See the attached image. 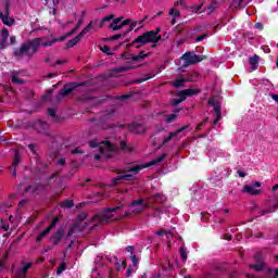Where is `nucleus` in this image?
<instances>
[{
    "label": "nucleus",
    "instance_id": "64",
    "mask_svg": "<svg viewBox=\"0 0 278 278\" xmlns=\"http://www.w3.org/2000/svg\"><path fill=\"white\" fill-rule=\"evenodd\" d=\"M270 278H278V269L274 270V276H271Z\"/></svg>",
    "mask_w": 278,
    "mask_h": 278
},
{
    "label": "nucleus",
    "instance_id": "57",
    "mask_svg": "<svg viewBox=\"0 0 278 278\" xmlns=\"http://www.w3.org/2000/svg\"><path fill=\"white\" fill-rule=\"evenodd\" d=\"M179 103H181V100L179 98L172 100V105H174V106L179 105Z\"/></svg>",
    "mask_w": 278,
    "mask_h": 278
},
{
    "label": "nucleus",
    "instance_id": "23",
    "mask_svg": "<svg viewBox=\"0 0 278 278\" xmlns=\"http://www.w3.org/2000/svg\"><path fill=\"white\" fill-rule=\"evenodd\" d=\"M131 177H134L131 174H127V175H119L115 178L112 179V182L114 185L118 184V181L124 180V181H131Z\"/></svg>",
    "mask_w": 278,
    "mask_h": 278
},
{
    "label": "nucleus",
    "instance_id": "33",
    "mask_svg": "<svg viewBox=\"0 0 278 278\" xmlns=\"http://www.w3.org/2000/svg\"><path fill=\"white\" fill-rule=\"evenodd\" d=\"M18 164H21V156L18 155V152H16L12 164L13 168H16Z\"/></svg>",
    "mask_w": 278,
    "mask_h": 278
},
{
    "label": "nucleus",
    "instance_id": "63",
    "mask_svg": "<svg viewBox=\"0 0 278 278\" xmlns=\"http://www.w3.org/2000/svg\"><path fill=\"white\" fill-rule=\"evenodd\" d=\"M270 97L274 101H276V103H278V94L271 93Z\"/></svg>",
    "mask_w": 278,
    "mask_h": 278
},
{
    "label": "nucleus",
    "instance_id": "50",
    "mask_svg": "<svg viewBox=\"0 0 278 278\" xmlns=\"http://www.w3.org/2000/svg\"><path fill=\"white\" fill-rule=\"evenodd\" d=\"M207 34H204V35H201V36H198L195 38V42H202V40H205V38H207Z\"/></svg>",
    "mask_w": 278,
    "mask_h": 278
},
{
    "label": "nucleus",
    "instance_id": "48",
    "mask_svg": "<svg viewBox=\"0 0 278 278\" xmlns=\"http://www.w3.org/2000/svg\"><path fill=\"white\" fill-rule=\"evenodd\" d=\"M114 116V111H105L103 114L104 118H112Z\"/></svg>",
    "mask_w": 278,
    "mask_h": 278
},
{
    "label": "nucleus",
    "instance_id": "39",
    "mask_svg": "<svg viewBox=\"0 0 278 278\" xmlns=\"http://www.w3.org/2000/svg\"><path fill=\"white\" fill-rule=\"evenodd\" d=\"M177 97H179L180 102L182 103V101H186V99H188L187 93H185V90H181L177 93Z\"/></svg>",
    "mask_w": 278,
    "mask_h": 278
},
{
    "label": "nucleus",
    "instance_id": "10",
    "mask_svg": "<svg viewBox=\"0 0 278 278\" xmlns=\"http://www.w3.org/2000/svg\"><path fill=\"white\" fill-rule=\"evenodd\" d=\"M262 184L260 181H256L254 185H245L242 189V192L257 197V194H261L262 191L256 188H260Z\"/></svg>",
    "mask_w": 278,
    "mask_h": 278
},
{
    "label": "nucleus",
    "instance_id": "52",
    "mask_svg": "<svg viewBox=\"0 0 278 278\" xmlns=\"http://www.w3.org/2000/svg\"><path fill=\"white\" fill-rule=\"evenodd\" d=\"M214 10H216V4L213 3L207 7L208 14H212V12H214Z\"/></svg>",
    "mask_w": 278,
    "mask_h": 278
},
{
    "label": "nucleus",
    "instance_id": "42",
    "mask_svg": "<svg viewBox=\"0 0 278 278\" xmlns=\"http://www.w3.org/2000/svg\"><path fill=\"white\" fill-rule=\"evenodd\" d=\"M110 28L113 29V31H118V29H123V25H117L116 23H111Z\"/></svg>",
    "mask_w": 278,
    "mask_h": 278
},
{
    "label": "nucleus",
    "instance_id": "51",
    "mask_svg": "<svg viewBox=\"0 0 278 278\" xmlns=\"http://www.w3.org/2000/svg\"><path fill=\"white\" fill-rule=\"evenodd\" d=\"M123 36H125V35L117 34V35H114V36L110 37L109 40H111V41L118 40V38H123Z\"/></svg>",
    "mask_w": 278,
    "mask_h": 278
},
{
    "label": "nucleus",
    "instance_id": "29",
    "mask_svg": "<svg viewBox=\"0 0 278 278\" xmlns=\"http://www.w3.org/2000/svg\"><path fill=\"white\" fill-rule=\"evenodd\" d=\"M260 62V56L257 54H254L250 58V64L253 66V71L257 68V64Z\"/></svg>",
    "mask_w": 278,
    "mask_h": 278
},
{
    "label": "nucleus",
    "instance_id": "2",
    "mask_svg": "<svg viewBox=\"0 0 278 278\" xmlns=\"http://www.w3.org/2000/svg\"><path fill=\"white\" fill-rule=\"evenodd\" d=\"M162 40V35H160V28L156 30L146 31L142 35L138 36L132 45H136V49H140V47H144V45H149V42L157 43Z\"/></svg>",
    "mask_w": 278,
    "mask_h": 278
},
{
    "label": "nucleus",
    "instance_id": "27",
    "mask_svg": "<svg viewBox=\"0 0 278 278\" xmlns=\"http://www.w3.org/2000/svg\"><path fill=\"white\" fill-rule=\"evenodd\" d=\"M81 38H84V35H81V33H79L76 37H74L73 39H71L67 42L68 47H75V45H77V42H79V40H81Z\"/></svg>",
    "mask_w": 278,
    "mask_h": 278
},
{
    "label": "nucleus",
    "instance_id": "28",
    "mask_svg": "<svg viewBox=\"0 0 278 278\" xmlns=\"http://www.w3.org/2000/svg\"><path fill=\"white\" fill-rule=\"evenodd\" d=\"M250 268H252L253 270H256V273H262V270L266 268V265L264 263H257V264L250 265Z\"/></svg>",
    "mask_w": 278,
    "mask_h": 278
},
{
    "label": "nucleus",
    "instance_id": "7",
    "mask_svg": "<svg viewBox=\"0 0 278 278\" xmlns=\"http://www.w3.org/2000/svg\"><path fill=\"white\" fill-rule=\"evenodd\" d=\"M0 49H7V47H10V45H16V37L11 36L10 37V30L8 28H2L0 31ZM8 38H10V42L8 43Z\"/></svg>",
    "mask_w": 278,
    "mask_h": 278
},
{
    "label": "nucleus",
    "instance_id": "18",
    "mask_svg": "<svg viewBox=\"0 0 278 278\" xmlns=\"http://www.w3.org/2000/svg\"><path fill=\"white\" fill-rule=\"evenodd\" d=\"M0 18L2 20L3 25H7L8 27H12V25H14V18L9 16L8 10L5 14L0 11Z\"/></svg>",
    "mask_w": 278,
    "mask_h": 278
},
{
    "label": "nucleus",
    "instance_id": "1",
    "mask_svg": "<svg viewBox=\"0 0 278 278\" xmlns=\"http://www.w3.org/2000/svg\"><path fill=\"white\" fill-rule=\"evenodd\" d=\"M43 40L45 38H35L23 43L13 52L14 58H17L18 60L28 58V60H31L40 47H51V45H53V41L43 42Z\"/></svg>",
    "mask_w": 278,
    "mask_h": 278
},
{
    "label": "nucleus",
    "instance_id": "59",
    "mask_svg": "<svg viewBox=\"0 0 278 278\" xmlns=\"http://www.w3.org/2000/svg\"><path fill=\"white\" fill-rule=\"evenodd\" d=\"M56 64H66V61L58 60L55 63L50 64V66H55Z\"/></svg>",
    "mask_w": 278,
    "mask_h": 278
},
{
    "label": "nucleus",
    "instance_id": "11",
    "mask_svg": "<svg viewBox=\"0 0 278 278\" xmlns=\"http://www.w3.org/2000/svg\"><path fill=\"white\" fill-rule=\"evenodd\" d=\"M56 225H58V217L53 218L50 226L47 229H45L42 232L39 233V236L36 238V242H40L42 240V238H47V236H49V233H51V229H54Z\"/></svg>",
    "mask_w": 278,
    "mask_h": 278
},
{
    "label": "nucleus",
    "instance_id": "62",
    "mask_svg": "<svg viewBox=\"0 0 278 278\" xmlns=\"http://www.w3.org/2000/svg\"><path fill=\"white\" fill-rule=\"evenodd\" d=\"M165 233H166V230H157L155 232L156 236H165Z\"/></svg>",
    "mask_w": 278,
    "mask_h": 278
},
{
    "label": "nucleus",
    "instance_id": "21",
    "mask_svg": "<svg viewBox=\"0 0 278 278\" xmlns=\"http://www.w3.org/2000/svg\"><path fill=\"white\" fill-rule=\"evenodd\" d=\"M49 127V125L46 122H42L40 119L35 122V129L42 134V131H46V129Z\"/></svg>",
    "mask_w": 278,
    "mask_h": 278
},
{
    "label": "nucleus",
    "instance_id": "20",
    "mask_svg": "<svg viewBox=\"0 0 278 278\" xmlns=\"http://www.w3.org/2000/svg\"><path fill=\"white\" fill-rule=\"evenodd\" d=\"M29 268H31V263L24 264V266L17 270V277L25 278Z\"/></svg>",
    "mask_w": 278,
    "mask_h": 278
},
{
    "label": "nucleus",
    "instance_id": "8",
    "mask_svg": "<svg viewBox=\"0 0 278 278\" xmlns=\"http://www.w3.org/2000/svg\"><path fill=\"white\" fill-rule=\"evenodd\" d=\"M182 60L185 62V66H192L193 64H199L203 59L192 52H187L182 55Z\"/></svg>",
    "mask_w": 278,
    "mask_h": 278
},
{
    "label": "nucleus",
    "instance_id": "30",
    "mask_svg": "<svg viewBox=\"0 0 278 278\" xmlns=\"http://www.w3.org/2000/svg\"><path fill=\"white\" fill-rule=\"evenodd\" d=\"M180 257L184 263L188 262V249L184 245L180 248Z\"/></svg>",
    "mask_w": 278,
    "mask_h": 278
},
{
    "label": "nucleus",
    "instance_id": "24",
    "mask_svg": "<svg viewBox=\"0 0 278 278\" xmlns=\"http://www.w3.org/2000/svg\"><path fill=\"white\" fill-rule=\"evenodd\" d=\"M179 112H181V109H176L173 114L167 115L165 123H173V121H177Z\"/></svg>",
    "mask_w": 278,
    "mask_h": 278
},
{
    "label": "nucleus",
    "instance_id": "61",
    "mask_svg": "<svg viewBox=\"0 0 278 278\" xmlns=\"http://www.w3.org/2000/svg\"><path fill=\"white\" fill-rule=\"evenodd\" d=\"M165 236L166 238H173L174 235H173V231L166 230Z\"/></svg>",
    "mask_w": 278,
    "mask_h": 278
},
{
    "label": "nucleus",
    "instance_id": "14",
    "mask_svg": "<svg viewBox=\"0 0 278 278\" xmlns=\"http://www.w3.org/2000/svg\"><path fill=\"white\" fill-rule=\"evenodd\" d=\"M64 238V231L62 229H58L54 235H52L50 242L54 245L58 247L60 244V241Z\"/></svg>",
    "mask_w": 278,
    "mask_h": 278
},
{
    "label": "nucleus",
    "instance_id": "38",
    "mask_svg": "<svg viewBox=\"0 0 278 278\" xmlns=\"http://www.w3.org/2000/svg\"><path fill=\"white\" fill-rule=\"evenodd\" d=\"M66 270V263H61V265L56 269V275H62Z\"/></svg>",
    "mask_w": 278,
    "mask_h": 278
},
{
    "label": "nucleus",
    "instance_id": "4",
    "mask_svg": "<svg viewBox=\"0 0 278 278\" xmlns=\"http://www.w3.org/2000/svg\"><path fill=\"white\" fill-rule=\"evenodd\" d=\"M123 205L115 206L103 211L102 213L94 215L91 220L92 223H98V225H105L110 223L112 218H114V212H118V210H123Z\"/></svg>",
    "mask_w": 278,
    "mask_h": 278
},
{
    "label": "nucleus",
    "instance_id": "3",
    "mask_svg": "<svg viewBox=\"0 0 278 278\" xmlns=\"http://www.w3.org/2000/svg\"><path fill=\"white\" fill-rule=\"evenodd\" d=\"M89 147L94 149L99 147L100 154L94 155V160L99 161L101 157H112V152L116 151L117 147L112 144L110 141H102L99 143L97 140H92L89 142Z\"/></svg>",
    "mask_w": 278,
    "mask_h": 278
},
{
    "label": "nucleus",
    "instance_id": "17",
    "mask_svg": "<svg viewBox=\"0 0 278 278\" xmlns=\"http://www.w3.org/2000/svg\"><path fill=\"white\" fill-rule=\"evenodd\" d=\"M186 81H197L194 78L189 77V78H177L172 83V86H174V88H184V86H186Z\"/></svg>",
    "mask_w": 278,
    "mask_h": 278
},
{
    "label": "nucleus",
    "instance_id": "54",
    "mask_svg": "<svg viewBox=\"0 0 278 278\" xmlns=\"http://www.w3.org/2000/svg\"><path fill=\"white\" fill-rule=\"evenodd\" d=\"M49 116H52V118H55V109H48Z\"/></svg>",
    "mask_w": 278,
    "mask_h": 278
},
{
    "label": "nucleus",
    "instance_id": "19",
    "mask_svg": "<svg viewBox=\"0 0 278 278\" xmlns=\"http://www.w3.org/2000/svg\"><path fill=\"white\" fill-rule=\"evenodd\" d=\"M213 116L215 117L213 124L217 125L218 121H220L223 118V113L220 112V104L215 105Z\"/></svg>",
    "mask_w": 278,
    "mask_h": 278
},
{
    "label": "nucleus",
    "instance_id": "36",
    "mask_svg": "<svg viewBox=\"0 0 278 278\" xmlns=\"http://www.w3.org/2000/svg\"><path fill=\"white\" fill-rule=\"evenodd\" d=\"M114 18V14H111L109 16H105L102 18L101 23H100V27H103V25L110 21H112Z\"/></svg>",
    "mask_w": 278,
    "mask_h": 278
},
{
    "label": "nucleus",
    "instance_id": "32",
    "mask_svg": "<svg viewBox=\"0 0 278 278\" xmlns=\"http://www.w3.org/2000/svg\"><path fill=\"white\" fill-rule=\"evenodd\" d=\"M119 147H121V149H122L123 151H129L130 153H131V151H134V147L127 146V143H126L125 141H122V142L119 143Z\"/></svg>",
    "mask_w": 278,
    "mask_h": 278
},
{
    "label": "nucleus",
    "instance_id": "22",
    "mask_svg": "<svg viewBox=\"0 0 278 278\" xmlns=\"http://www.w3.org/2000/svg\"><path fill=\"white\" fill-rule=\"evenodd\" d=\"M149 55H151V52L140 51L139 54L134 55L131 60L132 62H142V60H144V58H149Z\"/></svg>",
    "mask_w": 278,
    "mask_h": 278
},
{
    "label": "nucleus",
    "instance_id": "58",
    "mask_svg": "<svg viewBox=\"0 0 278 278\" xmlns=\"http://www.w3.org/2000/svg\"><path fill=\"white\" fill-rule=\"evenodd\" d=\"M127 253H130V255H134V245L126 247Z\"/></svg>",
    "mask_w": 278,
    "mask_h": 278
},
{
    "label": "nucleus",
    "instance_id": "37",
    "mask_svg": "<svg viewBox=\"0 0 278 278\" xmlns=\"http://www.w3.org/2000/svg\"><path fill=\"white\" fill-rule=\"evenodd\" d=\"M130 260H131V262H132V266H134L135 268H138V262L140 261V260L138 258V256H136L135 254H130Z\"/></svg>",
    "mask_w": 278,
    "mask_h": 278
},
{
    "label": "nucleus",
    "instance_id": "46",
    "mask_svg": "<svg viewBox=\"0 0 278 278\" xmlns=\"http://www.w3.org/2000/svg\"><path fill=\"white\" fill-rule=\"evenodd\" d=\"M121 268H127V263L125 261L116 263V269L121 270Z\"/></svg>",
    "mask_w": 278,
    "mask_h": 278
},
{
    "label": "nucleus",
    "instance_id": "34",
    "mask_svg": "<svg viewBox=\"0 0 278 278\" xmlns=\"http://www.w3.org/2000/svg\"><path fill=\"white\" fill-rule=\"evenodd\" d=\"M254 260L257 264H264V256L260 252L254 255Z\"/></svg>",
    "mask_w": 278,
    "mask_h": 278
},
{
    "label": "nucleus",
    "instance_id": "41",
    "mask_svg": "<svg viewBox=\"0 0 278 278\" xmlns=\"http://www.w3.org/2000/svg\"><path fill=\"white\" fill-rule=\"evenodd\" d=\"M103 53H106V55H112V48L109 46H104L100 48Z\"/></svg>",
    "mask_w": 278,
    "mask_h": 278
},
{
    "label": "nucleus",
    "instance_id": "43",
    "mask_svg": "<svg viewBox=\"0 0 278 278\" xmlns=\"http://www.w3.org/2000/svg\"><path fill=\"white\" fill-rule=\"evenodd\" d=\"M81 27V21L78 22V25L72 29L70 33L66 34V36H73V34H77V30Z\"/></svg>",
    "mask_w": 278,
    "mask_h": 278
},
{
    "label": "nucleus",
    "instance_id": "26",
    "mask_svg": "<svg viewBox=\"0 0 278 278\" xmlns=\"http://www.w3.org/2000/svg\"><path fill=\"white\" fill-rule=\"evenodd\" d=\"M201 92V89L197 88H189L185 89V93H187V97H197Z\"/></svg>",
    "mask_w": 278,
    "mask_h": 278
},
{
    "label": "nucleus",
    "instance_id": "5",
    "mask_svg": "<svg viewBox=\"0 0 278 278\" xmlns=\"http://www.w3.org/2000/svg\"><path fill=\"white\" fill-rule=\"evenodd\" d=\"M131 211H126L122 217L130 216L131 214H140L144 210H149V204L144 203L143 199L135 200L129 203Z\"/></svg>",
    "mask_w": 278,
    "mask_h": 278
},
{
    "label": "nucleus",
    "instance_id": "45",
    "mask_svg": "<svg viewBox=\"0 0 278 278\" xmlns=\"http://www.w3.org/2000/svg\"><path fill=\"white\" fill-rule=\"evenodd\" d=\"M73 205H74L73 200H67V201L63 202L62 207L71 208V207H73Z\"/></svg>",
    "mask_w": 278,
    "mask_h": 278
},
{
    "label": "nucleus",
    "instance_id": "44",
    "mask_svg": "<svg viewBox=\"0 0 278 278\" xmlns=\"http://www.w3.org/2000/svg\"><path fill=\"white\" fill-rule=\"evenodd\" d=\"M12 81H13V84H18V85L25 84V80L18 78V76H16V75L12 76Z\"/></svg>",
    "mask_w": 278,
    "mask_h": 278
},
{
    "label": "nucleus",
    "instance_id": "15",
    "mask_svg": "<svg viewBox=\"0 0 278 278\" xmlns=\"http://www.w3.org/2000/svg\"><path fill=\"white\" fill-rule=\"evenodd\" d=\"M148 201H153V203H166L168 199L164 193H154L150 198H148Z\"/></svg>",
    "mask_w": 278,
    "mask_h": 278
},
{
    "label": "nucleus",
    "instance_id": "40",
    "mask_svg": "<svg viewBox=\"0 0 278 278\" xmlns=\"http://www.w3.org/2000/svg\"><path fill=\"white\" fill-rule=\"evenodd\" d=\"M28 149L31 151L33 155H35V160H40V156H38V153H36V148L34 144H29Z\"/></svg>",
    "mask_w": 278,
    "mask_h": 278
},
{
    "label": "nucleus",
    "instance_id": "47",
    "mask_svg": "<svg viewBox=\"0 0 278 278\" xmlns=\"http://www.w3.org/2000/svg\"><path fill=\"white\" fill-rule=\"evenodd\" d=\"M208 105H212L214 110H216V105H220V103L216 102L213 98L208 99Z\"/></svg>",
    "mask_w": 278,
    "mask_h": 278
},
{
    "label": "nucleus",
    "instance_id": "12",
    "mask_svg": "<svg viewBox=\"0 0 278 278\" xmlns=\"http://www.w3.org/2000/svg\"><path fill=\"white\" fill-rule=\"evenodd\" d=\"M278 210V200H269L268 201V207L266 210L260 211L261 216H264L265 214H273V212H277Z\"/></svg>",
    "mask_w": 278,
    "mask_h": 278
},
{
    "label": "nucleus",
    "instance_id": "13",
    "mask_svg": "<svg viewBox=\"0 0 278 278\" xmlns=\"http://www.w3.org/2000/svg\"><path fill=\"white\" fill-rule=\"evenodd\" d=\"M190 126L186 125L185 127H181L179 129H177L174 132H169V135L167 137L164 138L163 143L162 144H168V142L170 140H173V138H175V136H179V134H181V131H186V129H188Z\"/></svg>",
    "mask_w": 278,
    "mask_h": 278
},
{
    "label": "nucleus",
    "instance_id": "6",
    "mask_svg": "<svg viewBox=\"0 0 278 278\" xmlns=\"http://www.w3.org/2000/svg\"><path fill=\"white\" fill-rule=\"evenodd\" d=\"M164 160H166V154H162L147 164L129 167L128 172L138 174L140 173V170H143V168H149V166H155V164H160V162H164Z\"/></svg>",
    "mask_w": 278,
    "mask_h": 278
},
{
    "label": "nucleus",
    "instance_id": "25",
    "mask_svg": "<svg viewBox=\"0 0 278 278\" xmlns=\"http://www.w3.org/2000/svg\"><path fill=\"white\" fill-rule=\"evenodd\" d=\"M147 18H149V15H146L144 18L139 22L130 21V29L127 30L126 34H129V31H134L135 27H137L138 25H142L144 23V21H147Z\"/></svg>",
    "mask_w": 278,
    "mask_h": 278
},
{
    "label": "nucleus",
    "instance_id": "56",
    "mask_svg": "<svg viewBox=\"0 0 278 278\" xmlns=\"http://www.w3.org/2000/svg\"><path fill=\"white\" fill-rule=\"evenodd\" d=\"M79 220H86L88 218V213H81L79 216H78Z\"/></svg>",
    "mask_w": 278,
    "mask_h": 278
},
{
    "label": "nucleus",
    "instance_id": "35",
    "mask_svg": "<svg viewBox=\"0 0 278 278\" xmlns=\"http://www.w3.org/2000/svg\"><path fill=\"white\" fill-rule=\"evenodd\" d=\"M92 22H90L84 29L80 31V36H86L87 31H90V29H93Z\"/></svg>",
    "mask_w": 278,
    "mask_h": 278
},
{
    "label": "nucleus",
    "instance_id": "60",
    "mask_svg": "<svg viewBox=\"0 0 278 278\" xmlns=\"http://www.w3.org/2000/svg\"><path fill=\"white\" fill-rule=\"evenodd\" d=\"M72 153L75 155L77 153H84V151L79 148H76V149L72 150Z\"/></svg>",
    "mask_w": 278,
    "mask_h": 278
},
{
    "label": "nucleus",
    "instance_id": "49",
    "mask_svg": "<svg viewBox=\"0 0 278 278\" xmlns=\"http://www.w3.org/2000/svg\"><path fill=\"white\" fill-rule=\"evenodd\" d=\"M173 14L175 15V17L181 16V13L179 11H175V9H170L169 15L173 16Z\"/></svg>",
    "mask_w": 278,
    "mask_h": 278
},
{
    "label": "nucleus",
    "instance_id": "16",
    "mask_svg": "<svg viewBox=\"0 0 278 278\" xmlns=\"http://www.w3.org/2000/svg\"><path fill=\"white\" fill-rule=\"evenodd\" d=\"M128 129L132 134H144L147 131V128L142 124H131L128 126Z\"/></svg>",
    "mask_w": 278,
    "mask_h": 278
},
{
    "label": "nucleus",
    "instance_id": "31",
    "mask_svg": "<svg viewBox=\"0 0 278 278\" xmlns=\"http://www.w3.org/2000/svg\"><path fill=\"white\" fill-rule=\"evenodd\" d=\"M127 71H134V66L127 64V65H122L116 68V73H125Z\"/></svg>",
    "mask_w": 278,
    "mask_h": 278
},
{
    "label": "nucleus",
    "instance_id": "53",
    "mask_svg": "<svg viewBox=\"0 0 278 278\" xmlns=\"http://www.w3.org/2000/svg\"><path fill=\"white\" fill-rule=\"evenodd\" d=\"M25 192H36V186H29L25 189Z\"/></svg>",
    "mask_w": 278,
    "mask_h": 278
},
{
    "label": "nucleus",
    "instance_id": "9",
    "mask_svg": "<svg viewBox=\"0 0 278 278\" xmlns=\"http://www.w3.org/2000/svg\"><path fill=\"white\" fill-rule=\"evenodd\" d=\"M75 88H79V85H77V83H70L65 85L63 89L60 91L56 101H61L62 99H64V97H68V94H71V92H73Z\"/></svg>",
    "mask_w": 278,
    "mask_h": 278
},
{
    "label": "nucleus",
    "instance_id": "55",
    "mask_svg": "<svg viewBox=\"0 0 278 278\" xmlns=\"http://www.w3.org/2000/svg\"><path fill=\"white\" fill-rule=\"evenodd\" d=\"M113 127H117V125L115 124L103 125L102 129H113Z\"/></svg>",
    "mask_w": 278,
    "mask_h": 278
}]
</instances>
